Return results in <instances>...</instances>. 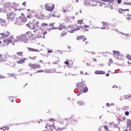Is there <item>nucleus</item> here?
Instances as JSON below:
<instances>
[{
  "mask_svg": "<svg viewBox=\"0 0 131 131\" xmlns=\"http://www.w3.org/2000/svg\"><path fill=\"white\" fill-rule=\"evenodd\" d=\"M77 22H78V24H80V25H81V24H82V23H83V20L82 19H80V20H78Z\"/></svg>",
  "mask_w": 131,
  "mask_h": 131,
  "instance_id": "obj_32",
  "label": "nucleus"
},
{
  "mask_svg": "<svg viewBox=\"0 0 131 131\" xmlns=\"http://www.w3.org/2000/svg\"><path fill=\"white\" fill-rule=\"evenodd\" d=\"M26 26L30 28V29H35V26H34V24L32 23H29V24H26Z\"/></svg>",
  "mask_w": 131,
  "mask_h": 131,
  "instance_id": "obj_11",
  "label": "nucleus"
},
{
  "mask_svg": "<svg viewBox=\"0 0 131 131\" xmlns=\"http://www.w3.org/2000/svg\"><path fill=\"white\" fill-rule=\"evenodd\" d=\"M125 131H128V130H127V129H125Z\"/></svg>",
  "mask_w": 131,
  "mask_h": 131,
  "instance_id": "obj_64",
  "label": "nucleus"
},
{
  "mask_svg": "<svg viewBox=\"0 0 131 131\" xmlns=\"http://www.w3.org/2000/svg\"><path fill=\"white\" fill-rule=\"evenodd\" d=\"M0 46L1 47H5V45H4V42L0 41Z\"/></svg>",
  "mask_w": 131,
  "mask_h": 131,
  "instance_id": "obj_39",
  "label": "nucleus"
},
{
  "mask_svg": "<svg viewBox=\"0 0 131 131\" xmlns=\"http://www.w3.org/2000/svg\"><path fill=\"white\" fill-rule=\"evenodd\" d=\"M117 3H118V5H120V4H121L122 3V0H117Z\"/></svg>",
  "mask_w": 131,
  "mask_h": 131,
  "instance_id": "obj_43",
  "label": "nucleus"
},
{
  "mask_svg": "<svg viewBox=\"0 0 131 131\" xmlns=\"http://www.w3.org/2000/svg\"><path fill=\"white\" fill-rule=\"evenodd\" d=\"M64 64H66L69 67H71L72 66V64H73V62L71 60H69L64 62Z\"/></svg>",
  "mask_w": 131,
  "mask_h": 131,
  "instance_id": "obj_14",
  "label": "nucleus"
},
{
  "mask_svg": "<svg viewBox=\"0 0 131 131\" xmlns=\"http://www.w3.org/2000/svg\"><path fill=\"white\" fill-rule=\"evenodd\" d=\"M88 91H89V88H88V87H85L82 90V92L83 93H87V92Z\"/></svg>",
  "mask_w": 131,
  "mask_h": 131,
  "instance_id": "obj_27",
  "label": "nucleus"
},
{
  "mask_svg": "<svg viewBox=\"0 0 131 131\" xmlns=\"http://www.w3.org/2000/svg\"><path fill=\"white\" fill-rule=\"evenodd\" d=\"M124 110H126V107H123Z\"/></svg>",
  "mask_w": 131,
  "mask_h": 131,
  "instance_id": "obj_63",
  "label": "nucleus"
},
{
  "mask_svg": "<svg viewBox=\"0 0 131 131\" xmlns=\"http://www.w3.org/2000/svg\"><path fill=\"white\" fill-rule=\"evenodd\" d=\"M101 2H104V3H110V4H113V3H114V0H101Z\"/></svg>",
  "mask_w": 131,
  "mask_h": 131,
  "instance_id": "obj_22",
  "label": "nucleus"
},
{
  "mask_svg": "<svg viewBox=\"0 0 131 131\" xmlns=\"http://www.w3.org/2000/svg\"><path fill=\"white\" fill-rule=\"evenodd\" d=\"M39 25V21H37L34 24V26H35V29H36V28L38 27Z\"/></svg>",
  "mask_w": 131,
  "mask_h": 131,
  "instance_id": "obj_25",
  "label": "nucleus"
},
{
  "mask_svg": "<svg viewBox=\"0 0 131 131\" xmlns=\"http://www.w3.org/2000/svg\"><path fill=\"white\" fill-rule=\"evenodd\" d=\"M7 60H6L3 57V55L0 54V62H6Z\"/></svg>",
  "mask_w": 131,
  "mask_h": 131,
  "instance_id": "obj_24",
  "label": "nucleus"
},
{
  "mask_svg": "<svg viewBox=\"0 0 131 131\" xmlns=\"http://www.w3.org/2000/svg\"><path fill=\"white\" fill-rule=\"evenodd\" d=\"M16 55L19 57H23V52H17Z\"/></svg>",
  "mask_w": 131,
  "mask_h": 131,
  "instance_id": "obj_26",
  "label": "nucleus"
},
{
  "mask_svg": "<svg viewBox=\"0 0 131 131\" xmlns=\"http://www.w3.org/2000/svg\"><path fill=\"white\" fill-rule=\"evenodd\" d=\"M110 9H111V10H113V6L110 5Z\"/></svg>",
  "mask_w": 131,
  "mask_h": 131,
  "instance_id": "obj_51",
  "label": "nucleus"
},
{
  "mask_svg": "<svg viewBox=\"0 0 131 131\" xmlns=\"http://www.w3.org/2000/svg\"><path fill=\"white\" fill-rule=\"evenodd\" d=\"M28 66L31 68V69H39V68H41V66L39 64H33V63H29Z\"/></svg>",
  "mask_w": 131,
  "mask_h": 131,
  "instance_id": "obj_6",
  "label": "nucleus"
},
{
  "mask_svg": "<svg viewBox=\"0 0 131 131\" xmlns=\"http://www.w3.org/2000/svg\"><path fill=\"white\" fill-rule=\"evenodd\" d=\"M127 17H126V19L128 20H130L131 19V14H127Z\"/></svg>",
  "mask_w": 131,
  "mask_h": 131,
  "instance_id": "obj_33",
  "label": "nucleus"
},
{
  "mask_svg": "<svg viewBox=\"0 0 131 131\" xmlns=\"http://www.w3.org/2000/svg\"><path fill=\"white\" fill-rule=\"evenodd\" d=\"M26 34L27 36L29 37L30 38H33V34H32V33L30 31H29L26 33Z\"/></svg>",
  "mask_w": 131,
  "mask_h": 131,
  "instance_id": "obj_18",
  "label": "nucleus"
},
{
  "mask_svg": "<svg viewBox=\"0 0 131 131\" xmlns=\"http://www.w3.org/2000/svg\"><path fill=\"white\" fill-rule=\"evenodd\" d=\"M106 106H107V107H110V103H107L106 104Z\"/></svg>",
  "mask_w": 131,
  "mask_h": 131,
  "instance_id": "obj_50",
  "label": "nucleus"
},
{
  "mask_svg": "<svg viewBox=\"0 0 131 131\" xmlns=\"http://www.w3.org/2000/svg\"><path fill=\"white\" fill-rule=\"evenodd\" d=\"M45 10L48 12H52L55 9V4L52 3H47L45 5Z\"/></svg>",
  "mask_w": 131,
  "mask_h": 131,
  "instance_id": "obj_3",
  "label": "nucleus"
},
{
  "mask_svg": "<svg viewBox=\"0 0 131 131\" xmlns=\"http://www.w3.org/2000/svg\"><path fill=\"white\" fill-rule=\"evenodd\" d=\"M113 54L116 57H119L120 56V52L117 51H113Z\"/></svg>",
  "mask_w": 131,
  "mask_h": 131,
  "instance_id": "obj_17",
  "label": "nucleus"
},
{
  "mask_svg": "<svg viewBox=\"0 0 131 131\" xmlns=\"http://www.w3.org/2000/svg\"><path fill=\"white\" fill-rule=\"evenodd\" d=\"M45 17V15L41 13V12H36L35 14V17L37 18V19H41L42 20L43 19V17Z\"/></svg>",
  "mask_w": 131,
  "mask_h": 131,
  "instance_id": "obj_7",
  "label": "nucleus"
},
{
  "mask_svg": "<svg viewBox=\"0 0 131 131\" xmlns=\"http://www.w3.org/2000/svg\"><path fill=\"white\" fill-rule=\"evenodd\" d=\"M102 24H103V26H104V27H106V28H107V27H109V26H110V25L109 24H107L105 21H102Z\"/></svg>",
  "mask_w": 131,
  "mask_h": 131,
  "instance_id": "obj_23",
  "label": "nucleus"
},
{
  "mask_svg": "<svg viewBox=\"0 0 131 131\" xmlns=\"http://www.w3.org/2000/svg\"><path fill=\"white\" fill-rule=\"evenodd\" d=\"M80 27L79 26H77L76 27V28H74L71 26H69L68 28H67V30L68 32H70V33H73L74 31H77V30H80Z\"/></svg>",
  "mask_w": 131,
  "mask_h": 131,
  "instance_id": "obj_4",
  "label": "nucleus"
},
{
  "mask_svg": "<svg viewBox=\"0 0 131 131\" xmlns=\"http://www.w3.org/2000/svg\"><path fill=\"white\" fill-rule=\"evenodd\" d=\"M93 61L94 62H96L97 61V59H96V58H93Z\"/></svg>",
  "mask_w": 131,
  "mask_h": 131,
  "instance_id": "obj_54",
  "label": "nucleus"
},
{
  "mask_svg": "<svg viewBox=\"0 0 131 131\" xmlns=\"http://www.w3.org/2000/svg\"><path fill=\"white\" fill-rule=\"evenodd\" d=\"M27 18H29V19H32V15L31 14H29L27 15Z\"/></svg>",
  "mask_w": 131,
  "mask_h": 131,
  "instance_id": "obj_40",
  "label": "nucleus"
},
{
  "mask_svg": "<svg viewBox=\"0 0 131 131\" xmlns=\"http://www.w3.org/2000/svg\"><path fill=\"white\" fill-rule=\"evenodd\" d=\"M83 27H85V28H89L90 27V26H89V25H84Z\"/></svg>",
  "mask_w": 131,
  "mask_h": 131,
  "instance_id": "obj_47",
  "label": "nucleus"
},
{
  "mask_svg": "<svg viewBox=\"0 0 131 131\" xmlns=\"http://www.w3.org/2000/svg\"><path fill=\"white\" fill-rule=\"evenodd\" d=\"M83 30L84 31H89V30H88V29H83Z\"/></svg>",
  "mask_w": 131,
  "mask_h": 131,
  "instance_id": "obj_55",
  "label": "nucleus"
},
{
  "mask_svg": "<svg viewBox=\"0 0 131 131\" xmlns=\"http://www.w3.org/2000/svg\"><path fill=\"white\" fill-rule=\"evenodd\" d=\"M67 28L64 25L60 24V26L58 27V29L59 30H64V29H66Z\"/></svg>",
  "mask_w": 131,
  "mask_h": 131,
  "instance_id": "obj_13",
  "label": "nucleus"
},
{
  "mask_svg": "<svg viewBox=\"0 0 131 131\" xmlns=\"http://www.w3.org/2000/svg\"><path fill=\"white\" fill-rule=\"evenodd\" d=\"M31 60H35V59H36V56H35L34 57H32L31 58Z\"/></svg>",
  "mask_w": 131,
  "mask_h": 131,
  "instance_id": "obj_49",
  "label": "nucleus"
},
{
  "mask_svg": "<svg viewBox=\"0 0 131 131\" xmlns=\"http://www.w3.org/2000/svg\"><path fill=\"white\" fill-rule=\"evenodd\" d=\"M3 129H4V130L3 131H5V130H9V127H3Z\"/></svg>",
  "mask_w": 131,
  "mask_h": 131,
  "instance_id": "obj_42",
  "label": "nucleus"
},
{
  "mask_svg": "<svg viewBox=\"0 0 131 131\" xmlns=\"http://www.w3.org/2000/svg\"><path fill=\"white\" fill-rule=\"evenodd\" d=\"M106 76H109V73H107V74H106Z\"/></svg>",
  "mask_w": 131,
  "mask_h": 131,
  "instance_id": "obj_60",
  "label": "nucleus"
},
{
  "mask_svg": "<svg viewBox=\"0 0 131 131\" xmlns=\"http://www.w3.org/2000/svg\"><path fill=\"white\" fill-rule=\"evenodd\" d=\"M127 126L129 130L131 131V121L130 120L127 121Z\"/></svg>",
  "mask_w": 131,
  "mask_h": 131,
  "instance_id": "obj_21",
  "label": "nucleus"
},
{
  "mask_svg": "<svg viewBox=\"0 0 131 131\" xmlns=\"http://www.w3.org/2000/svg\"><path fill=\"white\" fill-rule=\"evenodd\" d=\"M20 39L23 42L26 43V42H28V38L26 37V36L24 35L20 37Z\"/></svg>",
  "mask_w": 131,
  "mask_h": 131,
  "instance_id": "obj_10",
  "label": "nucleus"
},
{
  "mask_svg": "<svg viewBox=\"0 0 131 131\" xmlns=\"http://www.w3.org/2000/svg\"><path fill=\"white\" fill-rule=\"evenodd\" d=\"M2 12H3V9L0 8V13Z\"/></svg>",
  "mask_w": 131,
  "mask_h": 131,
  "instance_id": "obj_61",
  "label": "nucleus"
},
{
  "mask_svg": "<svg viewBox=\"0 0 131 131\" xmlns=\"http://www.w3.org/2000/svg\"><path fill=\"white\" fill-rule=\"evenodd\" d=\"M3 23H6V20L5 19H3L2 18H0V25L1 24H3Z\"/></svg>",
  "mask_w": 131,
  "mask_h": 131,
  "instance_id": "obj_31",
  "label": "nucleus"
},
{
  "mask_svg": "<svg viewBox=\"0 0 131 131\" xmlns=\"http://www.w3.org/2000/svg\"><path fill=\"white\" fill-rule=\"evenodd\" d=\"M128 65H131V62H128Z\"/></svg>",
  "mask_w": 131,
  "mask_h": 131,
  "instance_id": "obj_62",
  "label": "nucleus"
},
{
  "mask_svg": "<svg viewBox=\"0 0 131 131\" xmlns=\"http://www.w3.org/2000/svg\"><path fill=\"white\" fill-rule=\"evenodd\" d=\"M49 26H54V24H50Z\"/></svg>",
  "mask_w": 131,
  "mask_h": 131,
  "instance_id": "obj_56",
  "label": "nucleus"
},
{
  "mask_svg": "<svg viewBox=\"0 0 131 131\" xmlns=\"http://www.w3.org/2000/svg\"><path fill=\"white\" fill-rule=\"evenodd\" d=\"M126 58H127V59L128 60H129V61H130V60H131V56H130V55L127 54V55L126 56Z\"/></svg>",
  "mask_w": 131,
  "mask_h": 131,
  "instance_id": "obj_30",
  "label": "nucleus"
},
{
  "mask_svg": "<svg viewBox=\"0 0 131 131\" xmlns=\"http://www.w3.org/2000/svg\"><path fill=\"white\" fill-rule=\"evenodd\" d=\"M0 35H1V37L2 38H7V37H9L10 36V32H7L6 33H1Z\"/></svg>",
  "mask_w": 131,
  "mask_h": 131,
  "instance_id": "obj_8",
  "label": "nucleus"
},
{
  "mask_svg": "<svg viewBox=\"0 0 131 131\" xmlns=\"http://www.w3.org/2000/svg\"><path fill=\"white\" fill-rule=\"evenodd\" d=\"M125 11L129 12V9H122L120 8L118 10L119 13H120V14H123L124 16H125Z\"/></svg>",
  "mask_w": 131,
  "mask_h": 131,
  "instance_id": "obj_9",
  "label": "nucleus"
},
{
  "mask_svg": "<svg viewBox=\"0 0 131 131\" xmlns=\"http://www.w3.org/2000/svg\"><path fill=\"white\" fill-rule=\"evenodd\" d=\"M102 130V128H99V129H98V131H101Z\"/></svg>",
  "mask_w": 131,
  "mask_h": 131,
  "instance_id": "obj_58",
  "label": "nucleus"
},
{
  "mask_svg": "<svg viewBox=\"0 0 131 131\" xmlns=\"http://www.w3.org/2000/svg\"><path fill=\"white\" fill-rule=\"evenodd\" d=\"M26 60V58L20 59L17 61V64H24V63H25Z\"/></svg>",
  "mask_w": 131,
  "mask_h": 131,
  "instance_id": "obj_20",
  "label": "nucleus"
},
{
  "mask_svg": "<svg viewBox=\"0 0 131 131\" xmlns=\"http://www.w3.org/2000/svg\"><path fill=\"white\" fill-rule=\"evenodd\" d=\"M42 72H44L43 70H40L36 71V73H42Z\"/></svg>",
  "mask_w": 131,
  "mask_h": 131,
  "instance_id": "obj_34",
  "label": "nucleus"
},
{
  "mask_svg": "<svg viewBox=\"0 0 131 131\" xmlns=\"http://www.w3.org/2000/svg\"><path fill=\"white\" fill-rule=\"evenodd\" d=\"M125 115L126 116H128V115H129V112L128 111L125 112Z\"/></svg>",
  "mask_w": 131,
  "mask_h": 131,
  "instance_id": "obj_37",
  "label": "nucleus"
},
{
  "mask_svg": "<svg viewBox=\"0 0 131 131\" xmlns=\"http://www.w3.org/2000/svg\"><path fill=\"white\" fill-rule=\"evenodd\" d=\"M82 39H83V41H85V40H86V38H84V37Z\"/></svg>",
  "mask_w": 131,
  "mask_h": 131,
  "instance_id": "obj_52",
  "label": "nucleus"
},
{
  "mask_svg": "<svg viewBox=\"0 0 131 131\" xmlns=\"http://www.w3.org/2000/svg\"><path fill=\"white\" fill-rule=\"evenodd\" d=\"M95 74H106V72L104 71H95Z\"/></svg>",
  "mask_w": 131,
  "mask_h": 131,
  "instance_id": "obj_16",
  "label": "nucleus"
},
{
  "mask_svg": "<svg viewBox=\"0 0 131 131\" xmlns=\"http://www.w3.org/2000/svg\"><path fill=\"white\" fill-rule=\"evenodd\" d=\"M48 53H49V54H51V53H53V51H52V50H48Z\"/></svg>",
  "mask_w": 131,
  "mask_h": 131,
  "instance_id": "obj_48",
  "label": "nucleus"
},
{
  "mask_svg": "<svg viewBox=\"0 0 131 131\" xmlns=\"http://www.w3.org/2000/svg\"><path fill=\"white\" fill-rule=\"evenodd\" d=\"M27 49L28 51H29L30 52H35L37 53H38V52H39V50H38V49H34L33 48H31L29 47H28Z\"/></svg>",
  "mask_w": 131,
  "mask_h": 131,
  "instance_id": "obj_15",
  "label": "nucleus"
},
{
  "mask_svg": "<svg viewBox=\"0 0 131 131\" xmlns=\"http://www.w3.org/2000/svg\"><path fill=\"white\" fill-rule=\"evenodd\" d=\"M10 39H5L4 40L3 42L4 47H6V46H8V45H10V43H11L12 41L14 40V37H13V36H11L10 37Z\"/></svg>",
  "mask_w": 131,
  "mask_h": 131,
  "instance_id": "obj_5",
  "label": "nucleus"
},
{
  "mask_svg": "<svg viewBox=\"0 0 131 131\" xmlns=\"http://www.w3.org/2000/svg\"><path fill=\"white\" fill-rule=\"evenodd\" d=\"M81 85H82V82L78 83L77 84V86L79 89H80V88H81Z\"/></svg>",
  "mask_w": 131,
  "mask_h": 131,
  "instance_id": "obj_29",
  "label": "nucleus"
},
{
  "mask_svg": "<svg viewBox=\"0 0 131 131\" xmlns=\"http://www.w3.org/2000/svg\"><path fill=\"white\" fill-rule=\"evenodd\" d=\"M41 26H42V27H45V26H48V24L43 23L41 24Z\"/></svg>",
  "mask_w": 131,
  "mask_h": 131,
  "instance_id": "obj_36",
  "label": "nucleus"
},
{
  "mask_svg": "<svg viewBox=\"0 0 131 131\" xmlns=\"http://www.w3.org/2000/svg\"><path fill=\"white\" fill-rule=\"evenodd\" d=\"M108 62L110 63V64H112L113 63V60L111 58H110Z\"/></svg>",
  "mask_w": 131,
  "mask_h": 131,
  "instance_id": "obj_41",
  "label": "nucleus"
},
{
  "mask_svg": "<svg viewBox=\"0 0 131 131\" xmlns=\"http://www.w3.org/2000/svg\"><path fill=\"white\" fill-rule=\"evenodd\" d=\"M80 74H83V71H81L80 72Z\"/></svg>",
  "mask_w": 131,
  "mask_h": 131,
  "instance_id": "obj_59",
  "label": "nucleus"
},
{
  "mask_svg": "<svg viewBox=\"0 0 131 131\" xmlns=\"http://www.w3.org/2000/svg\"><path fill=\"white\" fill-rule=\"evenodd\" d=\"M106 28H107L106 27L101 28V29H106Z\"/></svg>",
  "mask_w": 131,
  "mask_h": 131,
  "instance_id": "obj_57",
  "label": "nucleus"
},
{
  "mask_svg": "<svg viewBox=\"0 0 131 131\" xmlns=\"http://www.w3.org/2000/svg\"><path fill=\"white\" fill-rule=\"evenodd\" d=\"M78 105L79 106H81L82 105H83V102L82 101H78L77 102Z\"/></svg>",
  "mask_w": 131,
  "mask_h": 131,
  "instance_id": "obj_35",
  "label": "nucleus"
},
{
  "mask_svg": "<svg viewBox=\"0 0 131 131\" xmlns=\"http://www.w3.org/2000/svg\"><path fill=\"white\" fill-rule=\"evenodd\" d=\"M83 37V36H79L77 37L76 39H77V40H80V39H82Z\"/></svg>",
  "mask_w": 131,
  "mask_h": 131,
  "instance_id": "obj_28",
  "label": "nucleus"
},
{
  "mask_svg": "<svg viewBox=\"0 0 131 131\" xmlns=\"http://www.w3.org/2000/svg\"><path fill=\"white\" fill-rule=\"evenodd\" d=\"M126 120V117L125 116H123L122 118V120H121V121H125Z\"/></svg>",
  "mask_w": 131,
  "mask_h": 131,
  "instance_id": "obj_38",
  "label": "nucleus"
},
{
  "mask_svg": "<svg viewBox=\"0 0 131 131\" xmlns=\"http://www.w3.org/2000/svg\"><path fill=\"white\" fill-rule=\"evenodd\" d=\"M46 127L47 128L46 131H57V128L55 125V119H50Z\"/></svg>",
  "mask_w": 131,
  "mask_h": 131,
  "instance_id": "obj_1",
  "label": "nucleus"
},
{
  "mask_svg": "<svg viewBox=\"0 0 131 131\" xmlns=\"http://www.w3.org/2000/svg\"><path fill=\"white\" fill-rule=\"evenodd\" d=\"M23 6H26V2H24L23 3Z\"/></svg>",
  "mask_w": 131,
  "mask_h": 131,
  "instance_id": "obj_53",
  "label": "nucleus"
},
{
  "mask_svg": "<svg viewBox=\"0 0 131 131\" xmlns=\"http://www.w3.org/2000/svg\"><path fill=\"white\" fill-rule=\"evenodd\" d=\"M15 11H21V9H15L13 7L9 9V12L7 13V19L8 20H13L15 19V13H14V12Z\"/></svg>",
  "mask_w": 131,
  "mask_h": 131,
  "instance_id": "obj_2",
  "label": "nucleus"
},
{
  "mask_svg": "<svg viewBox=\"0 0 131 131\" xmlns=\"http://www.w3.org/2000/svg\"><path fill=\"white\" fill-rule=\"evenodd\" d=\"M104 127L105 130H108V126H104Z\"/></svg>",
  "mask_w": 131,
  "mask_h": 131,
  "instance_id": "obj_46",
  "label": "nucleus"
},
{
  "mask_svg": "<svg viewBox=\"0 0 131 131\" xmlns=\"http://www.w3.org/2000/svg\"><path fill=\"white\" fill-rule=\"evenodd\" d=\"M67 33H68L67 28L64 29V30H62L61 32V36L63 37L66 36V35H67Z\"/></svg>",
  "mask_w": 131,
  "mask_h": 131,
  "instance_id": "obj_12",
  "label": "nucleus"
},
{
  "mask_svg": "<svg viewBox=\"0 0 131 131\" xmlns=\"http://www.w3.org/2000/svg\"><path fill=\"white\" fill-rule=\"evenodd\" d=\"M124 5H126L127 6H131V3H127L126 2L124 3Z\"/></svg>",
  "mask_w": 131,
  "mask_h": 131,
  "instance_id": "obj_44",
  "label": "nucleus"
},
{
  "mask_svg": "<svg viewBox=\"0 0 131 131\" xmlns=\"http://www.w3.org/2000/svg\"><path fill=\"white\" fill-rule=\"evenodd\" d=\"M48 34V32L47 31H42L41 32V37H42L43 38H46L45 35H46V34Z\"/></svg>",
  "mask_w": 131,
  "mask_h": 131,
  "instance_id": "obj_19",
  "label": "nucleus"
},
{
  "mask_svg": "<svg viewBox=\"0 0 131 131\" xmlns=\"http://www.w3.org/2000/svg\"><path fill=\"white\" fill-rule=\"evenodd\" d=\"M89 54H91V55H95L96 54V52H89Z\"/></svg>",
  "mask_w": 131,
  "mask_h": 131,
  "instance_id": "obj_45",
  "label": "nucleus"
}]
</instances>
